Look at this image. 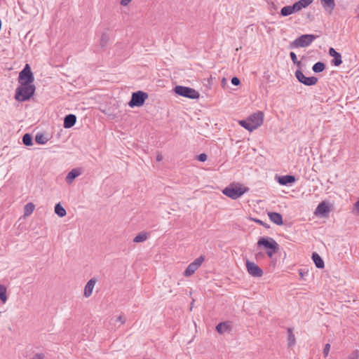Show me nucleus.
I'll return each mask as SVG.
<instances>
[{
  "mask_svg": "<svg viewBox=\"0 0 359 359\" xmlns=\"http://www.w3.org/2000/svg\"><path fill=\"white\" fill-rule=\"evenodd\" d=\"M330 350V344H326L324 347V349H323V355L325 357H327L328 355Z\"/></svg>",
  "mask_w": 359,
  "mask_h": 359,
  "instance_id": "35",
  "label": "nucleus"
},
{
  "mask_svg": "<svg viewBox=\"0 0 359 359\" xmlns=\"http://www.w3.org/2000/svg\"><path fill=\"white\" fill-rule=\"evenodd\" d=\"M32 137L33 136H22V142L26 146L32 145Z\"/></svg>",
  "mask_w": 359,
  "mask_h": 359,
  "instance_id": "31",
  "label": "nucleus"
},
{
  "mask_svg": "<svg viewBox=\"0 0 359 359\" xmlns=\"http://www.w3.org/2000/svg\"><path fill=\"white\" fill-rule=\"evenodd\" d=\"M299 274L302 277L303 276V273H302V271L299 272Z\"/></svg>",
  "mask_w": 359,
  "mask_h": 359,
  "instance_id": "46",
  "label": "nucleus"
},
{
  "mask_svg": "<svg viewBox=\"0 0 359 359\" xmlns=\"http://www.w3.org/2000/svg\"><path fill=\"white\" fill-rule=\"evenodd\" d=\"M49 140L48 136H35V141L37 144H44Z\"/></svg>",
  "mask_w": 359,
  "mask_h": 359,
  "instance_id": "29",
  "label": "nucleus"
},
{
  "mask_svg": "<svg viewBox=\"0 0 359 359\" xmlns=\"http://www.w3.org/2000/svg\"><path fill=\"white\" fill-rule=\"evenodd\" d=\"M95 283H96V279L94 278L90 279L88 281V283L86 285L85 288H84V296L86 297H89L92 294V292H93V290Z\"/></svg>",
  "mask_w": 359,
  "mask_h": 359,
  "instance_id": "13",
  "label": "nucleus"
},
{
  "mask_svg": "<svg viewBox=\"0 0 359 359\" xmlns=\"http://www.w3.org/2000/svg\"><path fill=\"white\" fill-rule=\"evenodd\" d=\"M147 238V234L141 233H139L138 235H137L133 238V242H135V243L143 242V241H146Z\"/></svg>",
  "mask_w": 359,
  "mask_h": 359,
  "instance_id": "30",
  "label": "nucleus"
},
{
  "mask_svg": "<svg viewBox=\"0 0 359 359\" xmlns=\"http://www.w3.org/2000/svg\"><path fill=\"white\" fill-rule=\"evenodd\" d=\"M131 1L132 0H121V4L123 6H126L128 5L131 2Z\"/></svg>",
  "mask_w": 359,
  "mask_h": 359,
  "instance_id": "43",
  "label": "nucleus"
},
{
  "mask_svg": "<svg viewBox=\"0 0 359 359\" xmlns=\"http://www.w3.org/2000/svg\"><path fill=\"white\" fill-rule=\"evenodd\" d=\"M295 76L297 80L302 83L306 86H313L317 83L318 78L315 76L306 77L304 76L303 72L300 70H297L295 72Z\"/></svg>",
  "mask_w": 359,
  "mask_h": 359,
  "instance_id": "10",
  "label": "nucleus"
},
{
  "mask_svg": "<svg viewBox=\"0 0 359 359\" xmlns=\"http://www.w3.org/2000/svg\"><path fill=\"white\" fill-rule=\"evenodd\" d=\"M312 259L318 269H323L325 266L324 261L317 252H313Z\"/></svg>",
  "mask_w": 359,
  "mask_h": 359,
  "instance_id": "20",
  "label": "nucleus"
},
{
  "mask_svg": "<svg viewBox=\"0 0 359 359\" xmlns=\"http://www.w3.org/2000/svg\"><path fill=\"white\" fill-rule=\"evenodd\" d=\"M257 245L259 247L263 246L268 249L266 255L270 258H271L279 249V245L277 242L272 238L269 237H261L257 242Z\"/></svg>",
  "mask_w": 359,
  "mask_h": 359,
  "instance_id": "4",
  "label": "nucleus"
},
{
  "mask_svg": "<svg viewBox=\"0 0 359 359\" xmlns=\"http://www.w3.org/2000/svg\"><path fill=\"white\" fill-rule=\"evenodd\" d=\"M246 268L248 272L253 277H261L263 275L262 269L252 262L247 260Z\"/></svg>",
  "mask_w": 359,
  "mask_h": 359,
  "instance_id": "11",
  "label": "nucleus"
},
{
  "mask_svg": "<svg viewBox=\"0 0 359 359\" xmlns=\"http://www.w3.org/2000/svg\"><path fill=\"white\" fill-rule=\"evenodd\" d=\"M18 81L20 83L32 84L34 82V77L28 64H27L24 69L20 72Z\"/></svg>",
  "mask_w": 359,
  "mask_h": 359,
  "instance_id": "8",
  "label": "nucleus"
},
{
  "mask_svg": "<svg viewBox=\"0 0 359 359\" xmlns=\"http://www.w3.org/2000/svg\"><path fill=\"white\" fill-rule=\"evenodd\" d=\"M203 261V256H200L199 257L196 259L187 267V269L184 271V276L186 277L191 276L200 267Z\"/></svg>",
  "mask_w": 359,
  "mask_h": 359,
  "instance_id": "9",
  "label": "nucleus"
},
{
  "mask_svg": "<svg viewBox=\"0 0 359 359\" xmlns=\"http://www.w3.org/2000/svg\"><path fill=\"white\" fill-rule=\"evenodd\" d=\"M55 212L60 217H63L67 215V212L65 209L60 205V203H57L55 205Z\"/></svg>",
  "mask_w": 359,
  "mask_h": 359,
  "instance_id": "22",
  "label": "nucleus"
},
{
  "mask_svg": "<svg viewBox=\"0 0 359 359\" xmlns=\"http://www.w3.org/2000/svg\"><path fill=\"white\" fill-rule=\"evenodd\" d=\"M288 337H287V345L288 346H292L295 344L296 340L293 334V329H287Z\"/></svg>",
  "mask_w": 359,
  "mask_h": 359,
  "instance_id": "24",
  "label": "nucleus"
},
{
  "mask_svg": "<svg viewBox=\"0 0 359 359\" xmlns=\"http://www.w3.org/2000/svg\"><path fill=\"white\" fill-rule=\"evenodd\" d=\"M45 358V355L41 353H36L33 355L31 359H43Z\"/></svg>",
  "mask_w": 359,
  "mask_h": 359,
  "instance_id": "36",
  "label": "nucleus"
},
{
  "mask_svg": "<svg viewBox=\"0 0 359 359\" xmlns=\"http://www.w3.org/2000/svg\"><path fill=\"white\" fill-rule=\"evenodd\" d=\"M316 39V36L313 34H303L292 41L290 43V47L292 48L306 47L309 46Z\"/></svg>",
  "mask_w": 359,
  "mask_h": 359,
  "instance_id": "6",
  "label": "nucleus"
},
{
  "mask_svg": "<svg viewBox=\"0 0 359 359\" xmlns=\"http://www.w3.org/2000/svg\"><path fill=\"white\" fill-rule=\"evenodd\" d=\"M116 321L121 323V324H124L126 322V318L123 316H119L116 318Z\"/></svg>",
  "mask_w": 359,
  "mask_h": 359,
  "instance_id": "38",
  "label": "nucleus"
},
{
  "mask_svg": "<svg viewBox=\"0 0 359 359\" xmlns=\"http://www.w3.org/2000/svg\"><path fill=\"white\" fill-rule=\"evenodd\" d=\"M330 212V208L327 203L325 201H323L318 204L317 206L315 214L316 215L325 216Z\"/></svg>",
  "mask_w": 359,
  "mask_h": 359,
  "instance_id": "12",
  "label": "nucleus"
},
{
  "mask_svg": "<svg viewBox=\"0 0 359 359\" xmlns=\"http://www.w3.org/2000/svg\"><path fill=\"white\" fill-rule=\"evenodd\" d=\"M320 1H321L323 6L326 10L329 9L330 12H331L334 9V8L335 6L334 0H320Z\"/></svg>",
  "mask_w": 359,
  "mask_h": 359,
  "instance_id": "23",
  "label": "nucleus"
},
{
  "mask_svg": "<svg viewBox=\"0 0 359 359\" xmlns=\"http://www.w3.org/2000/svg\"><path fill=\"white\" fill-rule=\"evenodd\" d=\"M35 205L32 203H28L24 208V216L30 215L34 210Z\"/></svg>",
  "mask_w": 359,
  "mask_h": 359,
  "instance_id": "25",
  "label": "nucleus"
},
{
  "mask_svg": "<svg viewBox=\"0 0 359 359\" xmlns=\"http://www.w3.org/2000/svg\"><path fill=\"white\" fill-rule=\"evenodd\" d=\"M354 209L355 210V214L356 215H359V200L358 201L355 202V203L354 204Z\"/></svg>",
  "mask_w": 359,
  "mask_h": 359,
  "instance_id": "40",
  "label": "nucleus"
},
{
  "mask_svg": "<svg viewBox=\"0 0 359 359\" xmlns=\"http://www.w3.org/2000/svg\"><path fill=\"white\" fill-rule=\"evenodd\" d=\"M249 189L241 184H231L222 190V193L231 199L236 200L248 191Z\"/></svg>",
  "mask_w": 359,
  "mask_h": 359,
  "instance_id": "3",
  "label": "nucleus"
},
{
  "mask_svg": "<svg viewBox=\"0 0 359 359\" xmlns=\"http://www.w3.org/2000/svg\"><path fill=\"white\" fill-rule=\"evenodd\" d=\"M240 83H241V82H240V80H239V79H238V78H237V77H233V78L231 79V83H232L233 85H234V86H238V85H239V84H240Z\"/></svg>",
  "mask_w": 359,
  "mask_h": 359,
  "instance_id": "37",
  "label": "nucleus"
},
{
  "mask_svg": "<svg viewBox=\"0 0 359 359\" xmlns=\"http://www.w3.org/2000/svg\"><path fill=\"white\" fill-rule=\"evenodd\" d=\"M296 181L295 177L293 175H285L278 177V182L281 185H287L294 183Z\"/></svg>",
  "mask_w": 359,
  "mask_h": 359,
  "instance_id": "18",
  "label": "nucleus"
},
{
  "mask_svg": "<svg viewBox=\"0 0 359 359\" xmlns=\"http://www.w3.org/2000/svg\"><path fill=\"white\" fill-rule=\"evenodd\" d=\"M229 329V325L227 323L222 322L216 326V330L219 334H223L224 332Z\"/></svg>",
  "mask_w": 359,
  "mask_h": 359,
  "instance_id": "26",
  "label": "nucleus"
},
{
  "mask_svg": "<svg viewBox=\"0 0 359 359\" xmlns=\"http://www.w3.org/2000/svg\"><path fill=\"white\" fill-rule=\"evenodd\" d=\"M325 68V65L323 62H318L313 65L312 69L316 73L322 72Z\"/></svg>",
  "mask_w": 359,
  "mask_h": 359,
  "instance_id": "27",
  "label": "nucleus"
},
{
  "mask_svg": "<svg viewBox=\"0 0 359 359\" xmlns=\"http://www.w3.org/2000/svg\"><path fill=\"white\" fill-rule=\"evenodd\" d=\"M294 13H296L294 8V6H284L280 10V14L283 16H288Z\"/></svg>",
  "mask_w": 359,
  "mask_h": 359,
  "instance_id": "21",
  "label": "nucleus"
},
{
  "mask_svg": "<svg viewBox=\"0 0 359 359\" xmlns=\"http://www.w3.org/2000/svg\"><path fill=\"white\" fill-rule=\"evenodd\" d=\"M225 81H226V79L224 78V79H222V83H225Z\"/></svg>",
  "mask_w": 359,
  "mask_h": 359,
  "instance_id": "45",
  "label": "nucleus"
},
{
  "mask_svg": "<svg viewBox=\"0 0 359 359\" xmlns=\"http://www.w3.org/2000/svg\"><path fill=\"white\" fill-rule=\"evenodd\" d=\"M268 216L271 222L277 225L283 224V217L278 212H271L268 213Z\"/></svg>",
  "mask_w": 359,
  "mask_h": 359,
  "instance_id": "16",
  "label": "nucleus"
},
{
  "mask_svg": "<svg viewBox=\"0 0 359 359\" xmlns=\"http://www.w3.org/2000/svg\"><path fill=\"white\" fill-rule=\"evenodd\" d=\"M358 358H359V351H358V350L353 351L348 355V359H358Z\"/></svg>",
  "mask_w": 359,
  "mask_h": 359,
  "instance_id": "33",
  "label": "nucleus"
},
{
  "mask_svg": "<svg viewBox=\"0 0 359 359\" xmlns=\"http://www.w3.org/2000/svg\"><path fill=\"white\" fill-rule=\"evenodd\" d=\"M163 160V156L161 155V153H158L157 155H156V161H161Z\"/></svg>",
  "mask_w": 359,
  "mask_h": 359,
  "instance_id": "44",
  "label": "nucleus"
},
{
  "mask_svg": "<svg viewBox=\"0 0 359 359\" xmlns=\"http://www.w3.org/2000/svg\"><path fill=\"white\" fill-rule=\"evenodd\" d=\"M313 0H299V1L294 3L293 4L295 12H299L302 9L306 8L309 6Z\"/></svg>",
  "mask_w": 359,
  "mask_h": 359,
  "instance_id": "17",
  "label": "nucleus"
},
{
  "mask_svg": "<svg viewBox=\"0 0 359 359\" xmlns=\"http://www.w3.org/2000/svg\"><path fill=\"white\" fill-rule=\"evenodd\" d=\"M81 174L80 169L74 168L72 169L66 176L65 180L66 182L69 184H72L73 180L79 177Z\"/></svg>",
  "mask_w": 359,
  "mask_h": 359,
  "instance_id": "15",
  "label": "nucleus"
},
{
  "mask_svg": "<svg viewBox=\"0 0 359 359\" xmlns=\"http://www.w3.org/2000/svg\"><path fill=\"white\" fill-rule=\"evenodd\" d=\"M290 56L291 60H292L294 64H296L298 66L300 65V62L297 60V55H296V54L294 52H291L290 53Z\"/></svg>",
  "mask_w": 359,
  "mask_h": 359,
  "instance_id": "32",
  "label": "nucleus"
},
{
  "mask_svg": "<svg viewBox=\"0 0 359 359\" xmlns=\"http://www.w3.org/2000/svg\"><path fill=\"white\" fill-rule=\"evenodd\" d=\"M264 257V254L263 252H258L255 254V258L257 260L261 259Z\"/></svg>",
  "mask_w": 359,
  "mask_h": 359,
  "instance_id": "41",
  "label": "nucleus"
},
{
  "mask_svg": "<svg viewBox=\"0 0 359 359\" xmlns=\"http://www.w3.org/2000/svg\"><path fill=\"white\" fill-rule=\"evenodd\" d=\"M0 299L3 303L7 300L6 287L4 285H0Z\"/></svg>",
  "mask_w": 359,
  "mask_h": 359,
  "instance_id": "28",
  "label": "nucleus"
},
{
  "mask_svg": "<svg viewBox=\"0 0 359 359\" xmlns=\"http://www.w3.org/2000/svg\"><path fill=\"white\" fill-rule=\"evenodd\" d=\"M264 121V113L262 111H257L251 114L247 119L239 121L241 126L247 129L249 132H252L254 130L259 127Z\"/></svg>",
  "mask_w": 359,
  "mask_h": 359,
  "instance_id": "1",
  "label": "nucleus"
},
{
  "mask_svg": "<svg viewBox=\"0 0 359 359\" xmlns=\"http://www.w3.org/2000/svg\"><path fill=\"white\" fill-rule=\"evenodd\" d=\"M36 88L33 84L20 83L15 90V99L18 102L29 100L34 95Z\"/></svg>",
  "mask_w": 359,
  "mask_h": 359,
  "instance_id": "2",
  "label": "nucleus"
},
{
  "mask_svg": "<svg viewBox=\"0 0 359 359\" xmlns=\"http://www.w3.org/2000/svg\"><path fill=\"white\" fill-rule=\"evenodd\" d=\"M148 97L149 96L147 93L141 90L137 91L132 94V97L128 104L130 107H141L144 104Z\"/></svg>",
  "mask_w": 359,
  "mask_h": 359,
  "instance_id": "7",
  "label": "nucleus"
},
{
  "mask_svg": "<svg viewBox=\"0 0 359 359\" xmlns=\"http://www.w3.org/2000/svg\"><path fill=\"white\" fill-rule=\"evenodd\" d=\"M76 121V116L74 114L67 115L64 118V127L65 128H69L72 127Z\"/></svg>",
  "mask_w": 359,
  "mask_h": 359,
  "instance_id": "19",
  "label": "nucleus"
},
{
  "mask_svg": "<svg viewBox=\"0 0 359 359\" xmlns=\"http://www.w3.org/2000/svg\"><path fill=\"white\" fill-rule=\"evenodd\" d=\"M174 92L180 96L190 99H198L200 97L199 93L195 89L182 86H175Z\"/></svg>",
  "mask_w": 359,
  "mask_h": 359,
  "instance_id": "5",
  "label": "nucleus"
},
{
  "mask_svg": "<svg viewBox=\"0 0 359 359\" xmlns=\"http://www.w3.org/2000/svg\"><path fill=\"white\" fill-rule=\"evenodd\" d=\"M255 221L257 223H258V224H261V225L264 226V227H266V228H269V226L267 224L264 223V222H262V220H260V219H255Z\"/></svg>",
  "mask_w": 359,
  "mask_h": 359,
  "instance_id": "42",
  "label": "nucleus"
},
{
  "mask_svg": "<svg viewBox=\"0 0 359 359\" xmlns=\"http://www.w3.org/2000/svg\"><path fill=\"white\" fill-rule=\"evenodd\" d=\"M207 158H208L207 155L204 153L198 155L196 157L197 160L201 162L205 161L207 160Z\"/></svg>",
  "mask_w": 359,
  "mask_h": 359,
  "instance_id": "34",
  "label": "nucleus"
},
{
  "mask_svg": "<svg viewBox=\"0 0 359 359\" xmlns=\"http://www.w3.org/2000/svg\"><path fill=\"white\" fill-rule=\"evenodd\" d=\"M107 42V36L105 34H103L102 36L101 45L102 46H104L106 45Z\"/></svg>",
  "mask_w": 359,
  "mask_h": 359,
  "instance_id": "39",
  "label": "nucleus"
},
{
  "mask_svg": "<svg viewBox=\"0 0 359 359\" xmlns=\"http://www.w3.org/2000/svg\"><path fill=\"white\" fill-rule=\"evenodd\" d=\"M329 54L330 56L334 57V59L332 60V63L335 66H339L342 63L341 54L337 52L334 50V48H330L329 49Z\"/></svg>",
  "mask_w": 359,
  "mask_h": 359,
  "instance_id": "14",
  "label": "nucleus"
}]
</instances>
